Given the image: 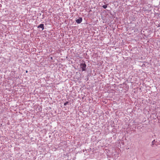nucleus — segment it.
<instances>
[{
	"mask_svg": "<svg viewBox=\"0 0 160 160\" xmlns=\"http://www.w3.org/2000/svg\"><path fill=\"white\" fill-rule=\"evenodd\" d=\"M26 73H28V71L27 70L26 71Z\"/></svg>",
	"mask_w": 160,
	"mask_h": 160,
	"instance_id": "nucleus-8",
	"label": "nucleus"
},
{
	"mask_svg": "<svg viewBox=\"0 0 160 160\" xmlns=\"http://www.w3.org/2000/svg\"><path fill=\"white\" fill-rule=\"evenodd\" d=\"M86 65L85 63H82L80 64V67L82 69V71H85L86 70Z\"/></svg>",
	"mask_w": 160,
	"mask_h": 160,
	"instance_id": "nucleus-1",
	"label": "nucleus"
},
{
	"mask_svg": "<svg viewBox=\"0 0 160 160\" xmlns=\"http://www.w3.org/2000/svg\"><path fill=\"white\" fill-rule=\"evenodd\" d=\"M142 67H143L144 66H145V65L144 64H143L142 65Z\"/></svg>",
	"mask_w": 160,
	"mask_h": 160,
	"instance_id": "nucleus-7",
	"label": "nucleus"
},
{
	"mask_svg": "<svg viewBox=\"0 0 160 160\" xmlns=\"http://www.w3.org/2000/svg\"><path fill=\"white\" fill-rule=\"evenodd\" d=\"M68 102H65V103H64V106H66L68 103Z\"/></svg>",
	"mask_w": 160,
	"mask_h": 160,
	"instance_id": "nucleus-5",
	"label": "nucleus"
},
{
	"mask_svg": "<svg viewBox=\"0 0 160 160\" xmlns=\"http://www.w3.org/2000/svg\"><path fill=\"white\" fill-rule=\"evenodd\" d=\"M82 21V19L81 18H79V19L76 20V22L78 23H80Z\"/></svg>",
	"mask_w": 160,
	"mask_h": 160,
	"instance_id": "nucleus-2",
	"label": "nucleus"
},
{
	"mask_svg": "<svg viewBox=\"0 0 160 160\" xmlns=\"http://www.w3.org/2000/svg\"><path fill=\"white\" fill-rule=\"evenodd\" d=\"M102 7H103L104 8H106L107 7V5H103V6H102Z\"/></svg>",
	"mask_w": 160,
	"mask_h": 160,
	"instance_id": "nucleus-4",
	"label": "nucleus"
},
{
	"mask_svg": "<svg viewBox=\"0 0 160 160\" xmlns=\"http://www.w3.org/2000/svg\"><path fill=\"white\" fill-rule=\"evenodd\" d=\"M154 142H155V140H154L152 142V146L154 144L153 143Z\"/></svg>",
	"mask_w": 160,
	"mask_h": 160,
	"instance_id": "nucleus-6",
	"label": "nucleus"
},
{
	"mask_svg": "<svg viewBox=\"0 0 160 160\" xmlns=\"http://www.w3.org/2000/svg\"><path fill=\"white\" fill-rule=\"evenodd\" d=\"M38 28H42V30H43L44 29V24H41L38 27Z\"/></svg>",
	"mask_w": 160,
	"mask_h": 160,
	"instance_id": "nucleus-3",
	"label": "nucleus"
}]
</instances>
